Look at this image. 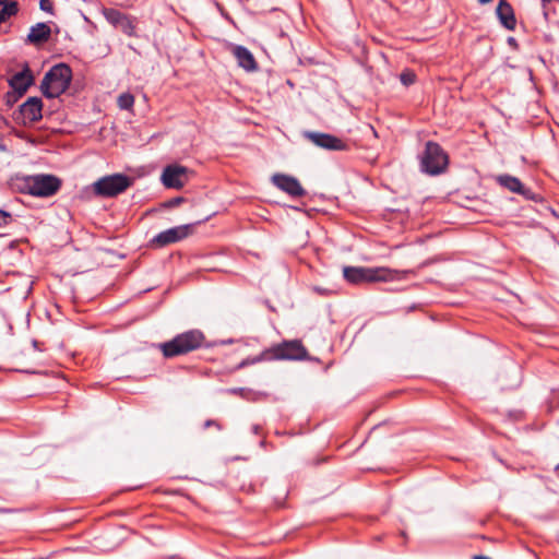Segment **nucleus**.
<instances>
[{
    "mask_svg": "<svg viewBox=\"0 0 559 559\" xmlns=\"http://www.w3.org/2000/svg\"><path fill=\"white\" fill-rule=\"evenodd\" d=\"M60 180L51 175H36L27 180V190L35 197H50L60 188Z\"/></svg>",
    "mask_w": 559,
    "mask_h": 559,
    "instance_id": "7",
    "label": "nucleus"
},
{
    "mask_svg": "<svg viewBox=\"0 0 559 559\" xmlns=\"http://www.w3.org/2000/svg\"><path fill=\"white\" fill-rule=\"evenodd\" d=\"M188 168L180 165H169L162 174V182L167 188L181 189L188 181Z\"/></svg>",
    "mask_w": 559,
    "mask_h": 559,
    "instance_id": "9",
    "label": "nucleus"
},
{
    "mask_svg": "<svg viewBox=\"0 0 559 559\" xmlns=\"http://www.w3.org/2000/svg\"><path fill=\"white\" fill-rule=\"evenodd\" d=\"M214 424H215V423H214L213 420H207V421L205 423V427L212 426V425H214Z\"/></svg>",
    "mask_w": 559,
    "mask_h": 559,
    "instance_id": "29",
    "label": "nucleus"
},
{
    "mask_svg": "<svg viewBox=\"0 0 559 559\" xmlns=\"http://www.w3.org/2000/svg\"><path fill=\"white\" fill-rule=\"evenodd\" d=\"M40 9L46 12H51V4L48 0H40Z\"/></svg>",
    "mask_w": 559,
    "mask_h": 559,
    "instance_id": "24",
    "label": "nucleus"
},
{
    "mask_svg": "<svg viewBox=\"0 0 559 559\" xmlns=\"http://www.w3.org/2000/svg\"><path fill=\"white\" fill-rule=\"evenodd\" d=\"M204 341V335L199 330L181 333L171 341L159 345L165 357H175L199 348Z\"/></svg>",
    "mask_w": 559,
    "mask_h": 559,
    "instance_id": "3",
    "label": "nucleus"
},
{
    "mask_svg": "<svg viewBox=\"0 0 559 559\" xmlns=\"http://www.w3.org/2000/svg\"><path fill=\"white\" fill-rule=\"evenodd\" d=\"M316 292L320 293V294H323V295H326V294H330L332 293L331 289H324V288H320V287H314L313 288Z\"/></svg>",
    "mask_w": 559,
    "mask_h": 559,
    "instance_id": "27",
    "label": "nucleus"
},
{
    "mask_svg": "<svg viewBox=\"0 0 559 559\" xmlns=\"http://www.w3.org/2000/svg\"><path fill=\"white\" fill-rule=\"evenodd\" d=\"M133 179L123 174H114L99 178L93 183L94 193L103 198H114L124 192Z\"/></svg>",
    "mask_w": 559,
    "mask_h": 559,
    "instance_id": "5",
    "label": "nucleus"
},
{
    "mask_svg": "<svg viewBox=\"0 0 559 559\" xmlns=\"http://www.w3.org/2000/svg\"><path fill=\"white\" fill-rule=\"evenodd\" d=\"M17 12V3L15 1H10L8 5L0 8V23L5 21V19L16 14Z\"/></svg>",
    "mask_w": 559,
    "mask_h": 559,
    "instance_id": "19",
    "label": "nucleus"
},
{
    "mask_svg": "<svg viewBox=\"0 0 559 559\" xmlns=\"http://www.w3.org/2000/svg\"><path fill=\"white\" fill-rule=\"evenodd\" d=\"M50 34L51 29L46 23H37L31 27L27 39L32 44H40L47 41Z\"/></svg>",
    "mask_w": 559,
    "mask_h": 559,
    "instance_id": "17",
    "label": "nucleus"
},
{
    "mask_svg": "<svg viewBox=\"0 0 559 559\" xmlns=\"http://www.w3.org/2000/svg\"><path fill=\"white\" fill-rule=\"evenodd\" d=\"M103 15L105 16L108 23L119 28L126 35H134L135 25L134 21L130 16L123 14L122 12L116 9H104Z\"/></svg>",
    "mask_w": 559,
    "mask_h": 559,
    "instance_id": "11",
    "label": "nucleus"
},
{
    "mask_svg": "<svg viewBox=\"0 0 559 559\" xmlns=\"http://www.w3.org/2000/svg\"><path fill=\"white\" fill-rule=\"evenodd\" d=\"M497 182L510 190L511 192L522 194L528 200H535V194L530 190L524 188L522 182L513 176L510 175H500L496 178Z\"/></svg>",
    "mask_w": 559,
    "mask_h": 559,
    "instance_id": "13",
    "label": "nucleus"
},
{
    "mask_svg": "<svg viewBox=\"0 0 559 559\" xmlns=\"http://www.w3.org/2000/svg\"><path fill=\"white\" fill-rule=\"evenodd\" d=\"M10 2H8V0H0V8L1 7H4V5H8Z\"/></svg>",
    "mask_w": 559,
    "mask_h": 559,
    "instance_id": "28",
    "label": "nucleus"
},
{
    "mask_svg": "<svg viewBox=\"0 0 559 559\" xmlns=\"http://www.w3.org/2000/svg\"><path fill=\"white\" fill-rule=\"evenodd\" d=\"M448 165V155L435 142H428L426 144L425 153L421 157V167L424 171L430 175H437L442 173Z\"/></svg>",
    "mask_w": 559,
    "mask_h": 559,
    "instance_id": "6",
    "label": "nucleus"
},
{
    "mask_svg": "<svg viewBox=\"0 0 559 559\" xmlns=\"http://www.w3.org/2000/svg\"><path fill=\"white\" fill-rule=\"evenodd\" d=\"M302 135L313 145L323 150L341 151L346 148V144L344 141L329 133L305 131Z\"/></svg>",
    "mask_w": 559,
    "mask_h": 559,
    "instance_id": "8",
    "label": "nucleus"
},
{
    "mask_svg": "<svg viewBox=\"0 0 559 559\" xmlns=\"http://www.w3.org/2000/svg\"><path fill=\"white\" fill-rule=\"evenodd\" d=\"M307 355L306 348L302 346L300 341H285L281 344L274 345L261 354L242 360L238 368H243L248 365L258 364L261 361L270 360H299L304 359Z\"/></svg>",
    "mask_w": 559,
    "mask_h": 559,
    "instance_id": "1",
    "label": "nucleus"
},
{
    "mask_svg": "<svg viewBox=\"0 0 559 559\" xmlns=\"http://www.w3.org/2000/svg\"><path fill=\"white\" fill-rule=\"evenodd\" d=\"M407 272L388 267H353L352 284L364 282H393L405 277Z\"/></svg>",
    "mask_w": 559,
    "mask_h": 559,
    "instance_id": "4",
    "label": "nucleus"
},
{
    "mask_svg": "<svg viewBox=\"0 0 559 559\" xmlns=\"http://www.w3.org/2000/svg\"><path fill=\"white\" fill-rule=\"evenodd\" d=\"M557 471L559 472V465L557 466Z\"/></svg>",
    "mask_w": 559,
    "mask_h": 559,
    "instance_id": "32",
    "label": "nucleus"
},
{
    "mask_svg": "<svg viewBox=\"0 0 559 559\" xmlns=\"http://www.w3.org/2000/svg\"><path fill=\"white\" fill-rule=\"evenodd\" d=\"M182 202V198H175L168 202V206H177Z\"/></svg>",
    "mask_w": 559,
    "mask_h": 559,
    "instance_id": "25",
    "label": "nucleus"
},
{
    "mask_svg": "<svg viewBox=\"0 0 559 559\" xmlns=\"http://www.w3.org/2000/svg\"><path fill=\"white\" fill-rule=\"evenodd\" d=\"M43 103L37 97H31L20 107L24 121L35 122L41 119Z\"/></svg>",
    "mask_w": 559,
    "mask_h": 559,
    "instance_id": "15",
    "label": "nucleus"
},
{
    "mask_svg": "<svg viewBox=\"0 0 559 559\" xmlns=\"http://www.w3.org/2000/svg\"><path fill=\"white\" fill-rule=\"evenodd\" d=\"M343 275H344L345 280L349 281V275H350L349 265H346L343 267Z\"/></svg>",
    "mask_w": 559,
    "mask_h": 559,
    "instance_id": "26",
    "label": "nucleus"
},
{
    "mask_svg": "<svg viewBox=\"0 0 559 559\" xmlns=\"http://www.w3.org/2000/svg\"><path fill=\"white\" fill-rule=\"evenodd\" d=\"M72 79V71L69 66L60 63L53 66L41 81V92L48 98L60 96L69 87Z\"/></svg>",
    "mask_w": 559,
    "mask_h": 559,
    "instance_id": "2",
    "label": "nucleus"
},
{
    "mask_svg": "<svg viewBox=\"0 0 559 559\" xmlns=\"http://www.w3.org/2000/svg\"><path fill=\"white\" fill-rule=\"evenodd\" d=\"M496 13L501 22V24L509 31H513L516 25V20L514 16V12L510 3L506 0H500Z\"/></svg>",
    "mask_w": 559,
    "mask_h": 559,
    "instance_id": "16",
    "label": "nucleus"
},
{
    "mask_svg": "<svg viewBox=\"0 0 559 559\" xmlns=\"http://www.w3.org/2000/svg\"><path fill=\"white\" fill-rule=\"evenodd\" d=\"M272 182L278 189L285 191L292 197H301L305 194V190L295 177L283 174H275L272 177Z\"/></svg>",
    "mask_w": 559,
    "mask_h": 559,
    "instance_id": "12",
    "label": "nucleus"
},
{
    "mask_svg": "<svg viewBox=\"0 0 559 559\" xmlns=\"http://www.w3.org/2000/svg\"><path fill=\"white\" fill-rule=\"evenodd\" d=\"M478 1H479V3H481V4H486V3L491 2L492 0H478Z\"/></svg>",
    "mask_w": 559,
    "mask_h": 559,
    "instance_id": "31",
    "label": "nucleus"
},
{
    "mask_svg": "<svg viewBox=\"0 0 559 559\" xmlns=\"http://www.w3.org/2000/svg\"><path fill=\"white\" fill-rule=\"evenodd\" d=\"M361 133L364 134V136L368 143L374 142L377 139V132L374 131L373 127L370 124H365L361 128Z\"/></svg>",
    "mask_w": 559,
    "mask_h": 559,
    "instance_id": "21",
    "label": "nucleus"
},
{
    "mask_svg": "<svg viewBox=\"0 0 559 559\" xmlns=\"http://www.w3.org/2000/svg\"><path fill=\"white\" fill-rule=\"evenodd\" d=\"M401 82L408 86L415 82L416 75L413 71L405 70L400 75Z\"/></svg>",
    "mask_w": 559,
    "mask_h": 559,
    "instance_id": "22",
    "label": "nucleus"
},
{
    "mask_svg": "<svg viewBox=\"0 0 559 559\" xmlns=\"http://www.w3.org/2000/svg\"><path fill=\"white\" fill-rule=\"evenodd\" d=\"M117 103L120 109L129 110L133 107L134 97L130 93H123L118 97Z\"/></svg>",
    "mask_w": 559,
    "mask_h": 559,
    "instance_id": "20",
    "label": "nucleus"
},
{
    "mask_svg": "<svg viewBox=\"0 0 559 559\" xmlns=\"http://www.w3.org/2000/svg\"><path fill=\"white\" fill-rule=\"evenodd\" d=\"M191 229V225L176 226L164 231H160L152 239V245L155 247H165L185 239Z\"/></svg>",
    "mask_w": 559,
    "mask_h": 559,
    "instance_id": "10",
    "label": "nucleus"
},
{
    "mask_svg": "<svg viewBox=\"0 0 559 559\" xmlns=\"http://www.w3.org/2000/svg\"><path fill=\"white\" fill-rule=\"evenodd\" d=\"M10 215L0 210V227H3L8 224Z\"/></svg>",
    "mask_w": 559,
    "mask_h": 559,
    "instance_id": "23",
    "label": "nucleus"
},
{
    "mask_svg": "<svg viewBox=\"0 0 559 559\" xmlns=\"http://www.w3.org/2000/svg\"><path fill=\"white\" fill-rule=\"evenodd\" d=\"M33 76L28 71L17 72L10 80V85L21 93L26 92V90L32 85Z\"/></svg>",
    "mask_w": 559,
    "mask_h": 559,
    "instance_id": "18",
    "label": "nucleus"
},
{
    "mask_svg": "<svg viewBox=\"0 0 559 559\" xmlns=\"http://www.w3.org/2000/svg\"><path fill=\"white\" fill-rule=\"evenodd\" d=\"M474 559H490V558H488L486 556H475Z\"/></svg>",
    "mask_w": 559,
    "mask_h": 559,
    "instance_id": "30",
    "label": "nucleus"
},
{
    "mask_svg": "<svg viewBox=\"0 0 559 559\" xmlns=\"http://www.w3.org/2000/svg\"><path fill=\"white\" fill-rule=\"evenodd\" d=\"M231 53L236 58L237 63L243 70L251 72L258 68L257 61L249 49L240 45L231 47Z\"/></svg>",
    "mask_w": 559,
    "mask_h": 559,
    "instance_id": "14",
    "label": "nucleus"
}]
</instances>
